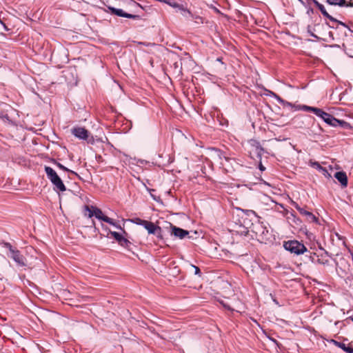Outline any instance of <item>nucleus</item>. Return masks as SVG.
I'll return each instance as SVG.
<instances>
[{
  "label": "nucleus",
  "instance_id": "obj_1",
  "mask_svg": "<svg viewBox=\"0 0 353 353\" xmlns=\"http://www.w3.org/2000/svg\"><path fill=\"white\" fill-rule=\"evenodd\" d=\"M45 172L48 179L54 186V189L55 190L60 192H64L66 190V188L62 180L52 168L49 166H45Z\"/></svg>",
  "mask_w": 353,
  "mask_h": 353
},
{
  "label": "nucleus",
  "instance_id": "obj_2",
  "mask_svg": "<svg viewBox=\"0 0 353 353\" xmlns=\"http://www.w3.org/2000/svg\"><path fill=\"white\" fill-rule=\"evenodd\" d=\"M283 247L286 250L296 255L307 252V249L304 244L296 240L284 242Z\"/></svg>",
  "mask_w": 353,
  "mask_h": 353
},
{
  "label": "nucleus",
  "instance_id": "obj_3",
  "mask_svg": "<svg viewBox=\"0 0 353 353\" xmlns=\"http://www.w3.org/2000/svg\"><path fill=\"white\" fill-rule=\"evenodd\" d=\"M306 253L307 254H305V257L315 265L319 264L326 265L329 263V260L327 259L329 254L327 251L324 250V252L320 254L309 251H307Z\"/></svg>",
  "mask_w": 353,
  "mask_h": 353
},
{
  "label": "nucleus",
  "instance_id": "obj_4",
  "mask_svg": "<svg viewBox=\"0 0 353 353\" xmlns=\"http://www.w3.org/2000/svg\"><path fill=\"white\" fill-rule=\"evenodd\" d=\"M327 124L333 126V127H337L340 126L342 128L344 129H348L350 128V123L347 122L339 120L334 117L332 115H331L329 113H327L324 112L323 116L321 117Z\"/></svg>",
  "mask_w": 353,
  "mask_h": 353
},
{
  "label": "nucleus",
  "instance_id": "obj_5",
  "mask_svg": "<svg viewBox=\"0 0 353 353\" xmlns=\"http://www.w3.org/2000/svg\"><path fill=\"white\" fill-rule=\"evenodd\" d=\"M134 224L143 226L150 234H156L158 232L160 233L161 230L159 226L155 225L152 222L138 217H134Z\"/></svg>",
  "mask_w": 353,
  "mask_h": 353
},
{
  "label": "nucleus",
  "instance_id": "obj_6",
  "mask_svg": "<svg viewBox=\"0 0 353 353\" xmlns=\"http://www.w3.org/2000/svg\"><path fill=\"white\" fill-rule=\"evenodd\" d=\"M314 3L316 5V6L319 9V10L321 11V12L322 13V14L326 17L327 19H328L331 22L334 23H336L337 24V26H336V28H338V26L340 25V26H342L346 28H348V27L347 26V25H345L344 23L341 22V21H339L338 20H336V19H334L333 17H332L327 12V10H325V7L323 5H322L321 3H319L316 0H312ZM330 28H334L335 26L333 25H329Z\"/></svg>",
  "mask_w": 353,
  "mask_h": 353
},
{
  "label": "nucleus",
  "instance_id": "obj_7",
  "mask_svg": "<svg viewBox=\"0 0 353 353\" xmlns=\"http://www.w3.org/2000/svg\"><path fill=\"white\" fill-rule=\"evenodd\" d=\"M294 208L299 212L301 214L305 216L306 220L310 223H316L318 219L312 212L301 208L297 203H294Z\"/></svg>",
  "mask_w": 353,
  "mask_h": 353
},
{
  "label": "nucleus",
  "instance_id": "obj_8",
  "mask_svg": "<svg viewBox=\"0 0 353 353\" xmlns=\"http://www.w3.org/2000/svg\"><path fill=\"white\" fill-rule=\"evenodd\" d=\"M8 256L12 259L20 267L25 266L26 258L21 254L18 250H12L11 254H8Z\"/></svg>",
  "mask_w": 353,
  "mask_h": 353
},
{
  "label": "nucleus",
  "instance_id": "obj_9",
  "mask_svg": "<svg viewBox=\"0 0 353 353\" xmlns=\"http://www.w3.org/2000/svg\"><path fill=\"white\" fill-rule=\"evenodd\" d=\"M72 134L79 139L86 140L89 136V132L82 127H74L72 129Z\"/></svg>",
  "mask_w": 353,
  "mask_h": 353
},
{
  "label": "nucleus",
  "instance_id": "obj_10",
  "mask_svg": "<svg viewBox=\"0 0 353 353\" xmlns=\"http://www.w3.org/2000/svg\"><path fill=\"white\" fill-rule=\"evenodd\" d=\"M143 8L142 7L139 5V3H135V1H134V12H136L137 14H134L133 16V18H134V21H138V20H140V19H143V23H147V21H146V13H143V14H140L139 13V10H142Z\"/></svg>",
  "mask_w": 353,
  "mask_h": 353
},
{
  "label": "nucleus",
  "instance_id": "obj_11",
  "mask_svg": "<svg viewBox=\"0 0 353 353\" xmlns=\"http://www.w3.org/2000/svg\"><path fill=\"white\" fill-rule=\"evenodd\" d=\"M108 8L111 12V14H115L119 17H125V18H129V19L132 18V14H128V13L125 12L124 10H123L122 9L115 8L113 7H109Z\"/></svg>",
  "mask_w": 353,
  "mask_h": 353
},
{
  "label": "nucleus",
  "instance_id": "obj_12",
  "mask_svg": "<svg viewBox=\"0 0 353 353\" xmlns=\"http://www.w3.org/2000/svg\"><path fill=\"white\" fill-rule=\"evenodd\" d=\"M334 177L340 182L343 187L347 185V176L345 172H336L334 174Z\"/></svg>",
  "mask_w": 353,
  "mask_h": 353
},
{
  "label": "nucleus",
  "instance_id": "obj_13",
  "mask_svg": "<svg viewBox=\"0 0 353 353\" xmlns=\"http://www.w3.org/2000/svg\"><path fill=\"white\" fill-rule=\"evenodd\" d=\"M172 234H174L175 236L179 237V239H182L185 236L188 235L189 232L187 230H185L183 229L177 228L176 226L172 227Z\"/></svg>",
  "mask_w": 353,
  "mask_h": 353
},
{
  "label": "nucleus",
  "instance_id": "obj_14",
  "mask_svg": "<svg viewBox=\"0 0 353 353\" xmlns=\"http://www.w3.org/2000/svg\"><path fill=\"white\" fill-rule=\"evenodd\" d=\"M110 234L111 236L114 237L121 245L130 243V241L125 239L121 234L117 232L110 231L108 236Z\"/></svg>",
  "mask_w": 353,
  "mask_h": 353
},
{
  "label": "nucleus",
  "instance_id": "obj_15",
  "mask_svg": "<svg viewBox=\"0 0 353 353\" xmlns=\"http://www.w3.org/2000/svg\"><path fill=\"white\" fill-rule=\"evenodd\" d=\"M336 345L341 348L343 350H344L345 352L347 353H353V348L349 346H347L344 343L341 342H336L335 341Z\"/></svg>",
  "mask_w": 353,
  "mask_h": 353
},
{
  "label": "nucleus",
  "instance_id": "obj_16",
  "mask_svg": "<svg viewBox=\"0 0 353 353\" xmlns=\"http://www.w3.org/2000/svg\"><path fill=\"white\" fill-rule=\"evenodd\" d=\"M272 94L274 95V97H275V99L277 100V101L282 104L284 106H289V107H294V105L290 103V102H288V101H286L285 100H283L282 98H281L279 96H278L277 94H274V93H272Z\"/></svg>",
  "mask_w": 353,
  "mask_h": 353
},
{
  "label": "nucleus",
  "instance_id": "obj_17",
  "mask_svg": "<svg viewBox=\"0 0 353 353\" xmlns=\"http://www.w3.org/2000/svg\"><path fill=\"white\" fill-rule=\"evenodd\" d=\"M326 2L332 6H343L345 5V0H327Z\"/></svg>",
  "mask_w": 353,
  "mask_h": 353
},
{
  "label": "nucleus",
  "instance_id": "obj_18",
  "mask_svg": "<svg viewBox=\"0 0 353 353\" xmlns=\"http://www.w3.org/2000/svg\"><path fill=\"white\" fill-rule=\"evenodd\" d=\"M181 14L186 18H194V14L184 6L181 10Z\"/></svg>",
  "mask_w": 353,
  "mask_h": 353
},
{
  "label": "nucleus",
  "instance_id": "obj_19",
  "mask_svg": "<svg viewBox=\"0 0 353 353\" xmlns=\"http://www.w3.org/2000/svg\"><path fill=\"white\" fill-rule=\"evenodd\" d=\"M94 216L99 220L103 221V219L105 217V215L103 214L102 211L100 209L95 207Z\"/></svg>",
  "mask_w": 353,
  "mask_h": 353
},
{
  "label": "nucleus",
  "instance_id": "obj_20",
  "mask_svg": "<svg viewBox=\"0 0 353 353\" xmlns=\"http://www.w3.org/2000/svg\"><path fill=\"white\" fill-rule=\"evenodd\" d=\"M173 67L174 69V72L177 74H181V62L176 61L173 63Z\"/></svg>",
  "mask_w": 353,
  "mask_h": 353
},
{
  "label": "nucleus",
  "instance_id": "obj_21",
  "mask_svg": "<svg viewBox=\"0 0 353 353\" xmlns=\"http://www.w3.org/2000/svg\"><path fill=\"white\" fill-rule=\"evenodd\" d=\"M254 146L255 147V152H256V154L259 157H261L262 152L263 151V148L261 146V145L258 142H255V145H254Z\"/></svg>",
  "mask_w": 353,
  "mask_h": 353
},
{
  "label": "nucleus",
  "instance_id": "obj_22",
  "mask_svg": "<svg viewBox=\"0 0 353 353\" xmlns=\"http://www.w3.org/2000/svg\"><path fill=\"white\" fill-rule=\"evenodd\" d=\"M312 112L316 115L317 117H321V116H323V113H324V111L320 108H313L312 110Z\"/></svg>",
  "mask_w": 353,
  "mask_h": 353
},
{
  "label": "nucleus",
  "instance_id": "obj_23",
  "mask_svg": "<svg viewBox=\"0 0 353 353\" xmlns=\"http://www.w3.org/2000/svg\"><path fill=\"white\" fill-rule=\"evenodd\" d=\"M94 208L95 207L91 206L90 208L85 205V210L88 212V217L91 218L94 216Z\"/></svg>",
  "mask_w": 353,
  "mask_h": 353
},
{
  "label": "nucleus",
  "instance_id": "obj_24",
  "mask_svg": "<svg viewBox=\"0 0 353 353\" xmlns=\"http://www.w3.org/2000/svg\"><path fill=\"white\" fill-rule=\"evenodd\" d=\"M56 165H57V166L59 168H60V169H61V170H64V171L70 172H71V173H72V174H73L77 175V174L75 172L72 171V170H70L69 169H68L67 168H65L64 165H63L62 164H61V163H59V162H56Z\"/></svg>",
  "mask_w": 353,
  "mask_h": 353
},
{
  "label": "nucleus",
  "instance_id": "obj_25",
  "mask_svg": "<svg viewBox=\"0 0 353 353\" xmlns=\"http://www.w3.org/2000/svg\"><path fill=\"white\" fill-rule=\"evenodd\" d=\"M103 221L106 222V223H108L112 225H114V227H116L117 228H121L120 226H118L116 225L115 222L113 221L112 219L111 218H109L108 216H105V217L103 219Z\"/></svg>",
  "mask_w": 353,
  "mask_h": 353
},
{
  "label": "nucleus",
  "instance_id": "obj_26",
  "mask_svg": "<svg viewBox=\"0 0 353 353\" xmlns=\"http://www.w3.org/2000/svg\"><path fill=\"white\" fill-rule=\"evenodd\" d=\"M314 107L307 106V105H302L299 108H296V110H303L308 112H312Z\"/></svg>",
  "mask_w": 353,
  "mask_h": 353
},
{
  "label": "nucleus",
  "instance_id": "obj_27",
  "mask_svg": "<svg viewBox=\"0 0 353 353\" xmlns=\"http://www.w3.org/2000/svg\"><path fill=\"white\" fill-rule=\"evenodd\" d=\"M183 6L182 4H179V3H176V2H175V1H173V2H172V5H171V7H172V8H177V9H179L180 11H181V8H182V7H183Z\"/></svg>",
  "mask_w": 353,
  "mask_h": 353
},
{
  "label": "nucleus",
  "instance_id": "obj_28",
  "mask_svg": "<svg viewBox=\"0 0 353 353\" xmlns=\"http://www.w3.org/2000/svg\"><path fill=\"white\" fill-rule=\"evenodd\" d=\"M5 248L8 249L10 252L9 254H11L12 250H16V249H14L10 243H6Z\"/></svg>",
  "mask_w": 353,
  "mask_h": 353
},
{
  "label": "nucleus",
  "instance_id": "obj_29",
  "mask_svg": "<svg viewBox=\"0 0 353 353\" xmlns=\"http://www.w3.org/2000/svg\"><path fill=\"white\" fill-rule=\"evenodd\" d=\"M192 19L195 20V22L196 23H203V19H202V17H199V16H197V15H194V18H192Z\"/></svg>",
  "mask_w": 353,
  "mask_h": 353
},
{
  "label": "nucleus",
  "instance_id": "obj_30",
  "mask_svg": "<svg viewBox=\"0 0 353 353\" xmlns=\"http://www.w3.org/2000/svg\"><path fill=\"white\" fill-rule=\"evenodd\" d=\"M192 268H194V274H200L201 273V271H200V269L197 267V266H195V265H192Z\"/></svg>",
  "mask_w": 353,
  "mask_h": 353
},
{
  "label": "nucleus",
  "instance_id": "obj_31",
  "mask_svg": "<svg viewBox=\"0 0 353 353\" xmlns=\"http://www.w3.org/2000/svg\"><path fill=\"white\" fill-rule=\"evenodd\" d=\"M141 163V164H144V163H147V161H144V160H140V159H139V160H137V163Z\"/></svg>",
  "mask_w": 353,
  "mask_h": 353
},
{
  "label": "nucleus",
  "instance_id": "obj_32",
  "mask_svg": "<svg viewBox=\"0 0 353 353\" xmlns=\"http://www.w3.org/2000/svg\"><path fill=\"white\" fill-rule=\"evenodd\" d=\"M172 1L171 0H166V2L165 3L169 5L170 6H171L172 3Z\"/></svg>",
  "mask_w": 353,
  "mask_h": 353
},
{
  "label": "nucleus",
  "instance_id": "obj_33",
  "mask_svg": "<svg viewBox=\"0 0 353 353\" xmlns=\"http://www.w3.org/2000/svg\"><path fill=\"white\" fill-rule=\"evenodd\" d=\"M259 169H260L261 171H263V170H265V167H264V166L261 163V164L259 165Z\"/></svg>",
  "mask_w": 353,
  "mask_h": 353
},
{
  "label": "nucleus",
  "instance_id": "obj_34",
  "mask_svg": "<svg viewBox=\"0 0 353 353\" xmlns=\"http://www.w3.org/2000/svg\"><path fill=\"white\" fill-rule=\"evenodd\" d=\"M222 305L224 307L227 308L228 310H231V308L225 303H222Z\"/></svg>",
  "mask_w": 353,
  "mask_h": 353
},
{
  "label": "nucleus",
  "instance_id": "obj_35",
  "mask_svg": "<svg viewBox=\"0 0 353 353\" xmlns=\"http://www.w3.org/2000/svg\"><path fill=\"white\" fill-rule=\"evenodd\" d=\"M294 219H296V221H295V222H301L300 219H296L295 216H294Z\"/></svg>",
  "mask_w": 353,
  "mask_h": 353
},
{
  "label": "nucleus",
  "instance_id": "obj_36",
  "mask_svg": "<svg viewBox=\"0 0 353 353\" xmlns=\"http://www.w3.org/2000/svg\"><path fill=\"white\" fill-rule=\"evenodd\" d=\"M3 114L0 112V117H3Z\"/></svg>",
  "mask_w": 353,
  "mask_h": 353
},
{
  "label": "nucleus",
  "instance_id": "obj_37",
  "mask_svg": "<svg viewBox=\"0 0 353 353\" xmlns=\"http://www.w3.org/2000/svg\"><path fill=\"white\" fill-rule=\"evenodd\" d=\"M351 319H352V321H353V318H352Z\"/></svg>",
  "mask_w": 353,
  "mask_h": 353
}]
</instances>
